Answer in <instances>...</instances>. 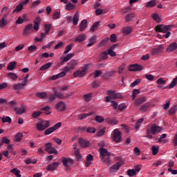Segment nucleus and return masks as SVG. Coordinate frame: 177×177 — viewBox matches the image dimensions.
<instances>
[{"mask_svg": "<svg viewBox=\"0 0 177 177\" xmlns=\"http://www.w3.org/2000/svg\"><path fill=\"white\" fill-rule=\"evenodd\" d=\"M99 24H100V21H97V22L94 23L92 26L91 31H93V32L95 31L97 29Z\"/></svg>", "mask_w": 177, "mask_h": 177, "instance_id": "obj_58", "label": "nucleus"}, {"mask_svg": "<svg viewBox=\"0 0 177 177\" xmlns=\"http://www.w3.org/2000/svg\"><path fill=\"white\" fill-rule=\"evenodd\" d=\"M139 171H140V167L137 166L134 169H129L127 171V174L129 176H135V175H136Z\"/></svg>", "mask_w": 177, "mask_h": 177, "instance_id": "obj_15", "label": "nucleus"}, {"mask_svg": "<svg viewBox=\"0 0 177 177\" xmlns=\"http://www.w3.org/2000/svg\"><path fill=\"white\" fill-rule=\"evenodd\" d=\"M85 39H86V36L84 34H80L75 37V42H78L80 44L85 41Z\"/></svg>", "mask_w": 177, "mask_h": 177, "instance_id": "obj_20", "label": "nucleus"}, {"mask_svg": "<svg viewBox=\"0 0 177 177\" xmlns=\"http://www.w3.org/2000/svg\"><path fill=\"white\" fill-rule=\"evenodd\" d=\"M14 111L18 115L23 114L26 111V106H22L21 107L15 108Z\"/></svg>", "mask_w": 177, "mask_h": 177, "instance_id": "obj_23", "label": "nucleus"}, {"mask_svg": "<svg viewBox=\"0 0 177 177\" xmlns=\"http://www.w3.org/2000/svg\"><path fill=\"white\" fill-rule=\"evenodd\" d=\"M157 84L158 85H165V84H167V81H165L164 78L160 77L157 80Z\"/></svg>", "mask_w": 177, "mask_h": 177, "instance_id": "obj_56", "label": "nucleus"}, {"mask_svg": "<svg viewBox=\"0 0 177 177\" xmlns=\"http://www.w3.org/2000/svg\"><path fill=\"white\" fill-rule=\"evenodd\" d=\"M45 151H47L49 154H57V151L52 147V143L50 142L46 144Z\"/></svg>", "mask_w": 177, "mask_h": 177, "instance_id": "obj_11", "label": "nucleus"}, {"mask_svg": "<svg viewBox=\"0 0 177 177\" xmlns=\"http://www.w3.org/2000/svg\"><path fill=\"white\" fill-rule=\"evenodd\" d=\"M41 110L42 111H45V114H46L47 115H48V114H50V106H44L41 108Z\"/></svg>", "mask_w": 177, "mask_h": 177, "instance_id": "obj_47", "label": "nucleus"}, {"mask_svg": "<svg viewBox=\"0 0 177 177\" xmlns=\"http://www.w3.org/2000/svg\"><path fill=\"white\" fill-rule=\"evenodd\" d=\"M65 9L66 10H74L75 9V5L71 3H68Z\"/></svg>", "mask_w": 177, "mask_h": 177, "instance_id": "obj_41", "label": "nucleus"}, {"mask_svg": "<svg viewBox=\"0 0 177 177\" xmlns=\"http://www.w3.org/2000/svg\"><path fill=\"white\" fill-rule=\"evenodd\" d=\"M127 65L125 64V63H123L122 64H121L119 67H118V73L119 74H122V73L124 72V70L125 69V66Z\"/></svg>", "mask_w": 177, "mask_h": 177, "instance_id": "obj_52", "label": "nucleus"}, {"mask_svg": "<svg viewBox=\"0 0 177 177\" xmlns=\"http://www.w3.org/2000/svg\"><path fill=\"white\" fill-rule=\"evenodd\" d=\"M152 19H153L157 23H161V19L158 17V14H153Z\"/></svg>", "mask_w": 177, "mask_h": 177, "instance_id": "obj_53", "label": "nucleus"}, {"mask_svg": "<svg viewBox=\"0 0 177 177\" xmlns=\"http://www.w3.org/2000/svg\"><path fill=\"white\" fill-rule=\"evenodd\" d=\"M8 106H10V107H12V109H13L15 110V109H17L16 101H10L8 102Z\"/></svg>", "mask_w": 177, "mask_h": 177, "instance_id": "obj_61", "label": "nucleus"}, {"mask_svg": "<svg viewBox=\"0 0 177 177\" xmlns=\"http://www.w3.org/2000/svg\"><path fill=\"white\" fill-rule=\"evenodd\" d=\"M95 121L99 124H102V122H104V118H103V116L97 115L95 117Z\"/></svg>", "mask_w": 177, "mask_h": 177, "instance_id": "obj_50", "label": "nucleus"}, {"mask_svg": "<svg viewBox=\"0 0 177 177\" xmlns=\"http://www.w3.org/2000/svg\"><path fill=\"white\" fill-rule=\"evenodd\" d=\"M2 122L4 123L8 122V124H10V122H12V118H10L9 116L3 117Z\"/></svg>", "mask_w": 177, "mask_h": 177, "instance_id": "obj_54", "label": "nucleus"}, {"mask_svg": "<svg viewBox=\"0 0 177 177\" xmlns=\"http://www.w3.org/2000/svg\"><path fill=\"white\" fill-rule=\"evenodd\" d=\"M143 118H140L138 120L134 126L135 129H139V128H140V125L143 122Z\"/></svg>", "mask_w": 177, "mask_h": 177, "instance_id": "obj_48", "label": "nucleus"}, {"mask_svg": "<svg viewBox=\"0 0 177 177\" xmlns=\"http://www.w3.org/2000/svg\"><path fill=\"white\" fill-rule=\"evenodd\" d=\"M77 64H78V61L75 59H72L68 63V66L71 68V70H74Z\"/></svg>", "mask_w": 177, "mask_h": 177, "instance_id": "obj_29", "label": "nucleus"}, {"mask_svg": "<svg viewBox=\"0 0 177 177\" xmlns=\"http://www.w3.org/2000/svg\"><path fill=\"white\" fill-rule=\"evenodd\" d=\"M86 161L84 162L86 167H91L92 161H93V156H92L91 154H88L86 156Z\"/></svg>", "mask_w": 177, "mask_h": 177, "instance_id": "obj_18", "label": "nucleus"}, {"mask_svg": "<svg viewBox=\"0 0 177 177\" xmlns=\"http://www.w3.org/2000/svg\"><path fill=\"white\" fill-rule=\"evenodd\" d=\"M23 10V3H20L17 6L16 8L13 10V13L20 12Z\"/></svg>", "mask_w": 177, "mask_h": 177, "instance_id": "obj_49", "label": "nucleus"}, {"mask_svg": "<svg viewBox=\"0 0 177 177\" xmlns=\"http://www.w3.org/2000/svg\"><path fill=\"white\" fill-rule=\"evenodd\" d=\"M37 97H39V99H46L48 97V94L46 92H39L36 93Z\"/></svg>", "mask_w": 177, "mask_h": 177, "instance_id": "obj_34", "label": "nucleus"}, {"mask_svg": "<svg viewBox=\"0 0 177 177\" xmlns=\"http://www.w3.org/2000/svg\"><path fill=\"white\" fill-rule=\"evenodd\" d=\"M133 17H134L133 14H128L125 17L126 21H131V20H132Z\"/></svg>", "mask_w": 177, "mask_h": 177, "instance_id": "obj_63", "label": "nucleus"}, {"mask_svg": "<svg viewBox=\"0 0 177 177\" xmlns=\"http://www.w3.org/2000/svg\"><path fill=\"white\" fill-rule=\"evenodd\" d=\"M52 64H53V63L52 62H48L44 65H43L41 68H40V71H45V70H48V68H50V67L52 66Z\"/></svg>", "mask_w": 177, "mask_h": 177, "instance_id": "obj_32", "label": "nucleus"}, {"mask_svg": "<svg viewBox=\"0 0 177 177\" xmlns=\"http://www.w3.org/2000/svg\"><path fill=\"white\" fill-rule=\"evenodd\" d=\"M66 76V72L65 71H62L57 75H54L50 80H52L53 81H55V80H57L58 78H62L63 77Z\"/></svg>", "mask_w": 177, "mask_h": 177, "instance_id": "obj_25", "label": "nucleus"}, {"mask_svg": "<svg viewBox=\"0 0 177 177\" xmlns=\"http://www.w3.org/2000/svg\"><path fill=\"white\" fill-rule=\"evenodd\" d=\"M26 17H27V16L24 14L19 17L18 19L16 21V24H23L24 20H26Z\"/></svg>", "mask_w": 177, "mask_h": 177, "instance_id": "obj_31", "label": "nucleus"}, {"mask_svg": "<svg viewBox=\"0 0 177 177\" xmlns=\"http://www.w3.org/2000/svg\"><path fill=\"white\" fill-rule=\"evenodd\" d=\"M142 70H143V66L138 64L130 65L129 67V71H142Z\"/></svg>", "mask_w": 177, "mask_h": 177, "instance_id": "obj_13", "label": "nucleus"}, {"mask_svg": "<svg viewBox=\"0 0 177 177\" xmlns=\"http://www.w3.org/2000/svg\"><path fill=\"white\" fill-rule=\"evenodd\" d=\"M34 31L32 24L26 25L23 31V36L27 37Z\"/></svg>", "mask_w": 177, "mask_h": 177, "instance_id": "obj_10", "label": "nucleus"}, {"mask_svg": "<svg viewBox=\"0 0 177 177\" xmlns=\"http://www.w3.org/2000/svg\"><path fill=\"white\" fill-rule=\"evenodd\" d=\"M105 121L107 122V124H109V125H117L118 124V120L117 119L107 118Z\"/></svg>", "mask_w": 177, "mask_h": 177, "instance_id": "obj_24", "label": "nucleus"}, {"mask_svg": "<svg viewBox=\"0 0 177 177\" xmlns=\"http://www.w3.org/2000/svg\"><path fill=\"white\" fill-rule=\"evenodd\" d=\"M30 75H27L24 79L22 83L15 84L12 86V88L15 91H20V89H23L26 85H27V82H28V78Z\"/></svg>", "mask_w": 177, "mask_h": 177, "instance_id": "obj_6", "label": "nucleus"}, {"mask_svg": "<svg viewBox=\"0 0 177 177\" xmlns=\"http://www.w3.org/2000/svg\"><path fill=\"white\" fill-rule=\"evenodd\" d=\"M60 17V12H55L53 15V20H57Z\"/></svg>", "mask_w": 177, "mask_h": 177, "instance_id": "obj_59", "label": "nucleus"}, {"mask_svg": "<svg viewBox=\"0 0 177 177\" xmlns=\"http://www.w3.org/2000/svg\"><path fill=\"white\" fill-rule=\"evenodd\" d=\"M145 101H146V97H142L138 98L136 100L135 104L136 106H140V104H142V103H145Z\"/></svg>", "mask_w": 177, "mask_h": 177, "instance_id": "obj_33", "label": "nucleus"}, {"mask_svg": "<svg viewBox=\"0 0 177 177\" xmlns=\"http://www.w3.org/2000/svg\"><path fill=\"white\" fill-rule=\"evenodd\" d=\"M108 54H109L110 56H111L112 57H115V56H117V53H115V52H114L111 48H109L108 50Z\"/></svg>", "mask_w": 177, "mask_h": 177, "instance_id": "obj_62", "label": "nucleus"}, {"mask_svg": "<svg viewBox=\"0 0 177 177\" xmlns=\"http://www.w3.org/2000/svg\"><path fill=\"white\" fill-rule=\"evenodd\" d=\"M55 96H56V97H57L58 99H64V95H63V93L57 92V91H55Z\"/></svg>", "mask_w": 177, "mask_h": 177, "instance_id": "obj_57", "label": "nucleus"}, {"mask_svg": "<svg viewBox=\"0 0 177 177\" xmlns=\"http://www.w3.org/2000/svg\"><path fill=\"white\" fill-rule=\"evenodd\" d=\"M172 28V26L171 25H159L156 26L155 29L157 32H163V34H165L168 30H171Z\"/></svg>", "mask_w": 177, "mask_h": 177, "instance_id": "obj_9", "label": "nucleus"}, {"mask_svg": "<svg viewBox=\"0 0 177 177\" xmlns=\"http://www.w3.org/2000/svg\"><path fill=\"white\" fill-rule=\"evenodd\" d=\"M162 131V129L160 126L152 124L150 128L147 129V138L149 139H153V135H157Z\"/></svg>", "mask_w": 177, "mask_h": 177, "instance_id": "obj_2", "label": "nucleus"}, {"mask_svg": "<svg viewBox=\"0 0 177 177\" xmlns=\"http://www.w3.org/2000/svg\"><path fill=\"white\" fill-rule=\"evenodd\" d=\"M112 140L115 143H120L121 142V131L118 129H115L112 132Z\"/></svg>", "mask_w": 177, "mask_h": 177, "instance_id": "obj_7", "label": "nucleus"}, {"mask_svg": "<svg viewBox=\"0 0 177 177\" xmlns=\"http://www.w3.org/2000/svg\"><path fill=\"white\" fill-rule=\"evenodd\" d=\"M11 174H15L17 177H21L20 174V170L17 169V168H14L10 170Z\"/></svg>", "mask_w": 177, "mask_h": 177, "instance_id": "obj_40", "label": "nucleus"}, {"mask_svg": "<svg viewBox=\"0 0 177 177\" xmlns=\"http://www.w3.org/2000/svg\"><path fill=\"white\" fill-rule=\"evenodd\" d=\"M141 81H142V80H140V79L136 80L133 82H132L130 84L131 88H135V86H136V85H138V84H140V82Z\"/></svg>", "mask_w": 177, "mask_h": 177, "instance_id": "obj_55", "label": "nucleus"}, {"mask_svg": "<svg viewBox=\"0 0 177 177\" xmlns=\"http://www.w3.org/2000/svg\"><path fill=\"white\" fill-rule=\"evenodd\" d=\"M120 167H121V162H116L115 165L111 167L110 172H117V171L120 169Z\"/></svg>", "mask_w": 177, "mask_h": 177, "instance_id": "obj_21", "label": "nucleus"}, {"mask_svg": "<svg viewBox=\"0 0 177 177\" xmlns=\"http://www.w3.org/2000/svg\"><path fill=\"white\" fill-rule=\"evenodd\" d=\"M162 50V46H159L158 48H153L151 50V55H158V53H161Z\"/></svg>", "mask_w": 177, "mask_h": 177, "instance_id": "obj_28", "label": "nucleus"}, {"mask_svg": "<svg viewBox=\"0 0 177 177\" xmlns=\"http://www.w3.org/2000/svg\"><path fill=\"white\" fill-rule=\"evenodd\" d=\"M55 109L58 111H64L66 109H67V106L66 105V102L63 101L58 102L55 105Z\"/></svg>", "mask_w": 177, "mask_h": 177, "instance_id": "obj_12", "label": "nucleus"}, {"mask_svg": "<svg viewBox=\"0 0 177 177\" xmlns=\"http://www.w3.org/2000/svg\"><path fill=\"white\" fill-rule=\"evenodd\" d=\"M154 6H156V0H151L145 5V8H154Z\"/></svg>", "mask_w": 177, "mask_h": 177, "instance_id": "obj_43", "label": "nucleus"}, {"mask_svg": "<svg viewBox=\"0 0 177 177\" xmlns=\"http://www.w3.org/2000/svg\"><path fill=\"white\" fill-rule=\"evenodd\" d=\"M150 107L149 103H145L144 105L141 106L140 108V111H147V109Z\"/></svg>", "mask_w": 177, "mask_h": 177, "instance_id": "obj_46", "label": "nucleus"}, {"mask_svg": "<svg viewBox=\"0 0 177 177\" xmlns=\"http://www.w3.org/2000/svg\"><path fill=\"white\" fill-rule=\"evenodd\" d=\"M176 49H177V43L174 42L168 46V48L166 49V52H167V53H169L171 52H174V50H176Z\"/></svg>", "mask_w": 177, "mask_h": 177, "instance_id": "obj_19", "label": "nucleus"}, {"mask_svg": "<svg viewBox=\"0 0 177 177\" xmlns=\"http://www.w3.org/2000/svg\"><path fill=\"white\" fill-rule=\"evenodd\" d=\"M16 62H10L7 67L8 70H10V71H12V70H15L16 68Z\"/></svg>", "mask_w": 177, "mask_h": 177, "instance_id": "obj_37", "label": "nucleus"}, {"mask_svg": "<svg viewBox=\"0 0 177 177\" xmlns=\"http://www.w3.org/2000/svg\"><path fill=\"white\" fill-rule=\"evenodd\" d=\"M8 25V15H3V17L0 20V27H5Z\"/></svg>", "mask_w": 177, "mask_h": 177, "instance_id": "obj_22", "label": "nucleus"}, {"mask_svg": "<svg viewBox=\"0 0 177 177\" xmlns=\"http://www.w3.org/2000/svg\"><path fill=\"white\" fill-rule=\"evenodd\" d=\"M60 127H62V122H58L54 124L53 127L44 131V135H46V136L48 135H50V133H53V132H55V131H57V129H59Z\"/></svg>", "mask_w": 177, "mask_h": 177, "instance_id": "obj_8", "label": "nucleus"}, {"mask_svg": "<svg viewBox=\"0 0 177 177\" xmlns=\"http://www.w3.org/2000/svg\"><path fill=\"white\" fill-rule=\"evenodd\" d=\"M98 152L102 162H104L106 165H110V158H109L111 156L110 152L104 148H100L98 149Z\"/></svg>", "mask_w": 177, "mask_h": 177, "instance_id": "obj_1", "label": "nucleus"}, {"mask_svg": "<svg viewBox=\"0 0 177 177\" xmlns=\"http://www.w3.org/2000/svg\"><path fill=\"white\" fill-rule=\"evenodd\" d=\"M50 28H52V25L50 24H44L45 34H49V31H50Z\"/></svg>", "mask_w": 177, "mask_h": 177, "instance_id": "obj_38", "label": "nucleus"}, {"mask_svg": "<svg viewBox=\"0 0 177 177\" xmlns=\"http://www.w3.org/2000/svg\"><path fill=\"white\" fill-rule=\"evenodd\" d=\"M73 46H74V44H71L66 46L65 48V51L64 52V54L66 55V54L68 53V52H70V50H71V49H73Z\"/></svg>", "mask_w": 177, "mask_h": 177, "instance_id": "obj_45", "label": "nucleus"}, {"mask_svg": "<svg viewBox=\"0 0 177 177\" xmlns=\"http://www.w3.org/2000/svg\"><path fill=\"white\" fill-rule=\"evenodd\" d=\"M23 139V133H18L15 136V142H20Z\"/></svg>", "mask_w": 177, "mask_h": 177, "instance_id": "obj_51", "label": "nucleus"}, {"mask_svg": "<svg viewBox=\"0 0 177 177\" xmlns=\"http://www.w3.org/2000/svg\"><path fill=\"white\" fill-rule=\"evenodd\" d=\"M49 127H50V122L49 120H41L36 124V129L39 131H45Z\"/></svg>", "mask_w": 177, "mask_h": 177, "instance_id": "obj_5", "label": "nucleus"}, {"mask_svg": "<svg viewBox=\"0 0 177 177\" xmlns=\"http://www.w3.org/2000/svg\"><path fill=\"white\" fill-rule=\"evenodd\" d=\"M8 77L11 78V80H17L18 77L17 75L13 73H9Z\"/></svg>", "mask_w": 177, "mask_h": 177, "instance_id": "obj_64", "label": "nucleus"}, {"mask_svg": "<svg viewBox=\"0 0 177 177\" xmlns=\"http://www.w3.org/2000/svg\"><path fill=\"white\" fill-rule=\"evenodd\" d=\"M75 155L77 161H80L81 158H82V156H81V153H80V151L78 150L75 151Z\"/></svg>", "mask_w": 177, "mask_h": 177, "instance_id": "obj_60", "label": "nucleus"}, {"mask_svg": "<svg viewBox=\"0 0 177 177\" xmlns=\"http://www.w3.org/2000/svg\"><path fill=\"white\" fill-rule=\"evenodd\" d=\"M122 32L124 35H129L130 32H132V28L130 26L123 28Z\"/></svg>", "mask_w": 177, "mask_h": 177, "instance_id": "obj_35", "label": "nucleus"}, {"mask_svg": "<svg viewBox=\"0 0 177 177\" xmlns=\"http://www.w3.org/2000/svg\"><path fill=\"white\" fill-rule=\"evenodd\" d=\"M177 84V76L173 79L171 82L169 84V89H172V88H174V86H176Z\"/></svg>", "mask_w": 177, "mask_h": 177, "instance_id": "obj_39", "label": "nucleus"}, {"mask_svg": "<svg viewBox=\"0 0 177 177\" xmlns=\"http://www.w3.org/2000/svg\"><path fill=\"white\" fill-rule=\"evenodd\" d=\"M159 149L160 148H159L158 145L152 146L151 151H152L153 156H156L157 154V153H158Z\"/></svg>", "mask_w": 177, "mask_h": 177, "instance_id": "obj_42", "label": "nucleus"}, {"mask_svg": "<svg viewBox=\"0 0 177 177\" xmlns=\"http://www.w3.org/2000/svg\"><path fill=\"white\" fill-rule=\"evenodd\" d=\"M60 163H59V162H54L53 164L51 165H48L46 167V169L47 171H56V169H57V167H59Z\"/></svg>", "mask_w": 177, "mask_h": 177, "instance_id": "obj_14", "label": "nucleus"}, {"mask_svg": "<svg viewBox=\"0 0 177 177\" xmlns=\"http://www.w3.org/2000/svg\"><path fill=\"white\" fill-rule=\"evenodd\" d=\"M39 23H41V18L37 17L35 21H34L33 28L35 31H38L39 30Z\"/></svg>", "mask_w": 177, "mask_h": 177, "instance_id": "obj_26", "label": "nucleus"}, {"mask_svg": "<svg viewBox=\"0 0 177 177\" xmlns=\"http://www.w3.org/2000/svg\"><path fill=\"white\" fill-rule=\"evenodd\" d=\"M79 145H80L82 147H88V146H89V142L86 140L80 138L79 140Z\"/></svg>", "mask_w": 177, "mask_h": 177, "instance_id": "obj_30", "label": "nucleus"}, {"mask_svg": "<svg viewBox=\"0 0 177 177\" xmlns=\"http://www.w3.org/2000/svg\"><path fill=\"white\" fill-rule=\"evenodd\" d=\"M85 74H86L85 73V71L83 70H78L76 71L74 73H73V76L75 77V78L79 77V78H82V77H85Z\"/></svg>", "mask_w": 177, "mask_h": 177, "instance_id": "obj_17", "label": "nucleus"}, {"mask_svg": "<svg viewBox=\"0 0 177 177\" xmlns=\"http://www.w3.org/2000/svg\"><path fill=\"white\" fill-rule=\"evenodd\" d=\"M107 95H109V96L105 97L107 103H109L111 99H122V94H121V93H116L114 90H109Z\"/></svg>", "mask_w": 177, "mask_h": 177, "instance_id": "obj_3", "label": "nucleus"}, {"mask_svg": "<svg viewBox=\"0 0 177 177\" xmlns=\"http://www.w3.org/2000/svg\"><path fill=\"white\" fill-rule=\"evenodd\" d=\"M62 165L64 166L66 171H70L71 169V167L74 165V160L71 159V158H62Z\"/></svg>", "mask_w": 177, "mask_h": 177, "instance_id": "obj_4", "label": "nucleus"}, {"mask_svg": "<svg viewBox=\"0 0 177 177\" xmlns=\"http://www.w3.org/2000/svg\"><path fill=\"white\" fill-rule=\"evenodd\" d=\"M87 26H88V21H86V19H83L80 24V30L84 31L85 28H86Z\"/></svg>", "mask_w": 177, "mask_h": 177, "instance_id": "obj_27", "label": "nucleus"}, {"mask_svg": "<svg viewBox=\"0 0 177 177\" xmlns=\"http://www.w3.org/2000/svg\"><path fill=\"white\" fill-rule=\"evenodd\" d=\"M96 43V36H93L88 39V44L87 46L91 47L92 45Z\"/></svg>", "mask_w": 177, "mask_h": 177, "instance_id": "obj_36", "label": "nucleus"}, {"mask_svg": "<svg viewBox=\"0 0 177 177\" xmlns=\"http://www.w3.org/2000/svg\"><path fill=\"white\" fill-rule=\"evenodd\" d=\"M73 56H74L73 53L68 54L67 56L65 58H64V59L62 62V64H63V63H66V62H68V60H70L71 59V57H73Z\"/></svg>", "mask_w": 177, "mask_h": 177, "instance_id": "obj_44", "label": "nucleus"}, {"mask_svg": "<svg viewBox=\"0 0 177 177\" xmlns=\"http://www.w3.org/2000/svg\"><path fill=\"white\" fill-rule=\"evenodd\" d=\"M78 21H80V11H77L73 17L72 23L74 26H77L78 24Z\"/></svg>", "mask_w": 177, "mask_h": 177, "instance_id": "obj_16", "label": "nucleus"}]
</instances>
